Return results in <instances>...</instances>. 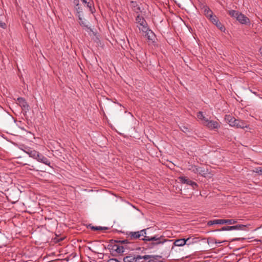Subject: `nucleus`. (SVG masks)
Returning a JSON list of instances; mask_svg holds the SVG:
<instances>
[{
  "instance_id": "f257e3e1",
  "label": "nucleus",
  "mask_w": 262,
  "mask_h": 262,
  "mask_svg": "<svg viewBox=\"0 0 262 262\" xmlns=\"http://www.w3.org/2000/svg\"><path fill=\"white\" fill-rule=\"evenodd\" d=\"M127 235L126 237L132 240L140 238L141 236H143L144 237L141 238L142 240L151 242V244L153 245H158L163 243L161 241L160 238L157 237L156 236L151 237L147 236L145 229L136 232H129L127 233Z\"/></svg>"
},
{
  "instance_id": "f03ea898",
  "label": "nucleus",
  "mask_w": 262,
  "mask_h": 262,
  "mask_svg": "<svg viewBox=\"0 0 262 262\" xmlns=\"http://www.w3.org/2000/svg\"><path fill=\"white\" fill-rule=\"evenodd\" d=\"M120 241L112 240L108 245L107 248L113 256H117L124 252L125 248L124 245L121 243Z\"/></svg>"
},
{
  "instance_id": "7ed1b4c3",
  "label": "nucleus",
  "mask_w": 262,
  "mask_h": 262,
  "mask_svg": "<svg viewBox=\"0 0 262 262\" xmlns=\"http://www.w3.org/2000/svg\"><path fill=\"white\" fill-rule=\"evenodd\" d=\"M136 22L138 24V27L142 32H146L148 30L147 23L143 17L138 14L136 18Z\"/></svg>"
},
{
  "instance_id": "20e7f679",
  "label": "nucleus",
  "mask_w": 262,
  "mask_h": 262,
  "mask_svg": "<svg viewBox=\"0 0 262 262\" xmlns=\"http://www.w3.org/2000/svg\"><path fill=\"white\" fill-rule=\"evenodd\" d=\"M189 238L187 239L181 238L177 240H173V241H168L167 244H168L169 249H172L173 247L175 246H182L185 244L189 245L190 243H187L189 241Z\"/></svg>"
},
{
  "instance_id": "39448f33",
  "label": "nucleus",
  "mask_w": 262,
  "mask_h": 262,
  "mask_svg": "<svg viewBox=\"0 0 262 262\" xmlns=\"http://www.w3.org/2000/svg\"><path fill=\"white\" fill-rule=\"evenodd\" d=\"M149 256H143L141 255H128L124 257V262H136L140 261V260L143 259H147L149 258Z\"/></svg>"
},
{
  "instance_id": "423d86ee",
  "label": "nucleus",
  "mask_w": 262,
  "mask_h": 262,
  "mask_svg": "<svg viewBox=\"0 0 262 262\" xmlns=\"http://www.w3.org/2000/svg\"><path fill=\"white\" fill-rule=\"evenodd\" d=\"M17 104L21 107L23 111L27 113L30 110V106L26 99L23 97H18L17 99Z\"/></svg>"
},
{
  "instance_id": "0eeeda50",
  "label": "nucleus",
  "mask_w": 262,
  "mask_h": 262,
  "mask_svg": "<svg viewBox=\"0 0 262 262\" xmlns=\"http://www.w3.org/2000/svg\"><path fill=\"white\" fill-rule=\"evenodd\" d=\"M120 242L123 244L125 250H134L136 249L135 243L132 242V239L128 238H127L126 239L122 240Z\"/></svg>"
},
{
  "instance_id": "6e6552de",
  "label": "nucleus",
  "mask_w": 262,
  "mask_h": 262,
  "mask_svg": "<svg viewBox=\"0 0 262 262\" xmlns=\"http://www.w3.org/2000/svg\"><path fill=\"white\" fill-rule=\"evenodd\" d=\"M246 227V225H237L235 226H225L222 227L221 229H219L216 230L217 231H229L232 230H244V228Z\"/></svg>"
},
{
  "instance_id": "1a4fd4ad",
  "label": "nucleus",
  "mask_w": 262,
  "mask_h": 262,
  "mask_svg": "<svg viewBox=\"0 0 262 262\" xmlns=\"http://www.w3.org/2000/svg\"><path fill=\"white\" fill-rule=\"evenodd\" d=\"M179 179L182 183L190 185L193 189H195V188L198 186V185L195 182L192 181L186 177H180Z\"/></svg>"
},
{
  "instance_id": "9d476101",
  "label": "nucleus",
  "mask_w": 262,
  "mask_h": 262,
  "mask_svg": "<svg viewBox=\"0 0 262 262\" xmlns=\"http://www.w3.org/2000/svg\"><path fill=\"white\" fill-rule=\"evenodd\" d=\"M24 151L27 153L29 157L35 159L37 160L40 154L39 152L31 149V148H26Z\"/></svg>"
},
{
  "instance_id": "9b49d317",
  "label": "nucleus",
  "mask_w": 262,
  "mask_h": 262,
  "mask_svg": "<svg viewBox=\"0 0 262 262\" xmlns=\"http://www.w3.org/2000/svg\"><path fill=\"white\" fill-rule=\"evenodd\" d=\"M130 7L132 10L136 13L140 14V13L142 12L141 8L140 6L138 4L136 1H131L130 2Z\"/></svg>"
},
{
  "instance_id": "f8f14e48",
  "label": "nucleus",
  "mask_w": 262,
  "mask_h": 262,
  "mask_svg": "<svg viewBox=\"0 0 262 262\" xmlns=\"http://www.w3.org/2000/svg\"><path fill=\"white\" fill-rule=\"evenodd\" d=\"M203 124L211 129L217 128L220 126L217 122L208 119L206 120L205 123H203Z\"/></svg>"
},
{
  "instance_id": "ddd939ff",
  "label": "nucleus",
  "mask_w": 262,
  "mask_h": 262,
  "mask_svg": "<svg viewBox=\"0 0 262 262\" xmlns=\"http://www.w3.org/2000/svg\"><path fill=\"white\" fill-rule=\"evenodd\" d=\"M73 4L75 14L82 13V9L80 5V0H73Z\"/></svg>"
},
{
  "instance_id": "4468645a",
  "label": "nucleus",
  "mask_w": 262,
  "mask_h": 262,
  "mask_svg": "<svg viewBox=\"0 0 262 262\" xmlns=\"http://www.w3.org/2000/svg\"><path fill=\"white\" fill-rule=\"evenodd\" d=\"M83 4L86 5V7L89 8V11L93 13L95 11L94 4L92 0H80Z\"/></svg>"
},
{
  "instance_id": "2eb2a0df",
  "label": "nucleus",
  "mask_w": 262,
  "mask_h": 262,
  "mask_svg": "<svg viewBox=\"0 0 262 262\" xmlns=\"http://www.w3.org/2000/svg\"><path fill=\"white\" fill-rule=\"evenodd\" d=\"M236 20L242 24H248L250 23L249 19L241 13H239Z\"/></svg>"
},
{
  "instance_id": "dca6fc26",
  "label": "nucleus",
  "mask_w": 262,
  "mask_h": 262,
  "mask_svg": "<svg viewBox=\"0 0 262 262\" xmlns=\"http://www.w3.org/2000/svg\"><path fill=\"white\" fill-rule=\"evenodd\" d=\"M37 161L39 162L42 163L48 166H51V162L50 160L47 158H46L41 154L39 155Z\"/></svg>"
},
{
  "instance_id": "f3484780",
  "label": "nucleus",
  "mask_w": 262,
  "mask_h": 262,
  "mask_svg": "<svg viewBox=\"0 0 262 262\" xmlns=\"http://www.w3.org/2000/svg\"><path fill=\"white\" fill-rule=\"evenodd\" d=\"M143 256H149V258L147 259H144L147 262H162V261L158 260V258L160 257L158 255H144Z\"/></svg>"
},
{
  "instance_id": "a211bd4d",
  "label": "nucleus",
  "mask_w": 262,
  "mask_h": 262,
  "mask_svg": "<svg viewBox=\"0 0 262 262\" xmlns=\"http://www.w3.org/2000/svg\"><path fill=\"white\" fill-rule=\"evenodd\" d=\"M226 119L231 126L236 127L237 119H236L234 117L231 116H228Z\"/></svg>"
},
{
  "instance_id": "6ab92c4d",
  "label": "nucleus",
  "mask_w": 262,
  "mask_h": 262,
  "mask_svg": "<svg viewBox=\"0 0 262 262\" xmlns=\"http://www.w3.org/2000/svg\"><path fill=\"white\" fill-rule=\"evenodd\" d=\"M145 33V36L149 40H152L153 38L155 37V34L154 32L149 29L148 28V30H147L146 32H143Z\"/></svg>"
},
{
  "instance_id": "aec40b11",
  "label": "nucleus",
  "mask_w": 262,
  "mask_h": 262,
  "mask_svg": "<svg viewBox=\"0 0 262 262\" xmlns=\"http://www.w3.org/2000/svg\"><path fill=\"white\" fill-rule=\"evenodd\" d=\"M4 16L3 15V10L0 9V27L5 29L7 27L6 24L4 21Z\"/></svg>"
},
{
  "instance_id": "412c9836",
  "label": "nucleus",
  "mask_w": 262,
  "mask_h": 262,
  "mask_svg": "<svg viewBox=\"0 0 262 262\" xmlns=\"http://www.w3.org/2000/svg\"><path fill=\"white\" fill-rule=\"evenodd\" d=\"M215 224H224V220L223 219H218V220H211L208 222L207 225L209 226H212Z\"/></svg>"
},
{
  "instance_id": "4be33fe9",
  "label": "nucleus",
  "mask_w": 262,
  "mask_h": 262,
  "mask_svg": "<svg viewBox=\"0 0 262 262\" xmlns=\"http://www.w3.org/2000/svg\"><path fill=\"white\" fill-rule=\"evenodd\" d=\"M82 14V13H79V14H76V15L78 18L79 23L80 25L82 27H85L86 28H89L88 26L86 24V23L85 22L84 20H83V19L81 17Z\"/></svg>"
},
{
  "instance_id": "5701e85b",
  "label": "nucleus",
  "mask_w": 262,
  "mask_h": 262,
  "mask_svg": "<svg viewBox=\"0 0 262 262\" xmlns=\"http://www.w3.org/2000/svg\"><path fill=\"white\" fill-rule=\"evenodd\" d=\"M236 127L237 128H244L248 127V125L245 121L237 119Z\"/></svg>"
},
{
  "instance_id": "b1692460",
  "label": "nucleus",
  "mask_w": 262,
  "mask_h": 262,
  "mask_svg": "<svg viewBox=\"0 0 262 262\" xmlns=\"http://www.w3.org/2000/svg\"><path fill=\"white\" fill-rule=\"evenodd\" d=\"M204 13L205 15L208 18L213 15L212 11L208 7L204 8Z\"/></svg>"
},
{
  "instance_id": "393cba45",
  "label": "nucleus",
  "mask_w": 262,
  "mask_h": 262,
  "mask_svg": "<svg viewBox=\"0 0 262 262\" xmlns=\"http://www.w3.org/2000/svg\"><path fill=\"white\" fill-rule=\"evenodd\" d=\"M228 13L231 17H234L236 19H237L239 12L237 11L232 10L229 11Z\"/></svg>"
},
{
  "instance_id": "a878e982",
  "label": "nucleus",
  "mask_w": 262,
  "mask_h": 262,
  "mask_svg": "<svg viewBox=\"0 0 262 262\" xmlns=\"http://www.w3.org/2000/svg\"><path fill=\"white\" fill-rule=\"evenodd\" d=\"M197 118L199 120H202V121H204V123H205L206 122V120H208L207 118H205V117L204 116L203 114V112H199L197 114Z\"/></svg>"
},
{
  "instance_id": "bb28decb",
  "label": "nucleus",
  "mask_w": 262,
  "mask_h": 262,
  "mask_svg": "<svg viewBox=\"0 0 262 262\" xmlns=\"http://www.w3.org/2000/svg\"><path fill=\"white\" fill-rule=\"evenodd\" d=\"M237 223V221L236 220H224V224H227L229 225L234 224Z\"/></svg>"
},
{
  "instance_id": "cd10ccee",
  "label": "nucleus",
  "mask_w": 262,
  "mask_h": 262,
  "mask_svg": "<svg viewBox=\"0 0 262 262\" xmlns=\"http://www.w3.org/2000/svg\"><path fill=\"white\" fill-rule=\"evenodd\" d=\"M207 173V171L206 169L202 167H200L199 169L198 174L205 177L206 174Z\"/></svg>"
},
{
  "instance_id": "c85d7f7f",
  "label": "nucleus",
  "mask_w": 262,
  "mask_h": 262,
  "mask_svg": "<svg viewBox=\"0 0 262 262\" xmlns=\"http://www.w3.org/2000/svg\"><path fill=\"white\" fill-rule=\"evenodd\" d=\"M221 31H225V28L224 26L222 25V24L219 21L217 23L215 24V25Z\"/></svg>"
},
{
  "instance_id": "c756f323",
  "label": "nucleus",
  "mask_w": 262,
  "mask_h": 262,
  "mask_svg": "<svg viewBox=\"0 0 262 262\" xmlns=\"http://www.w3.org/2000/svg\"><path fill=\"white\" fill-rule=\"evenodd\" d=\"M209 19L214 25L217 23V22L219 21V20L215 15H212V17L209 18Z\"/></svg>"
},
{
  "instance_id": "7c9ffc66",
  "label": "nucleus",
  "mask_w": 262,
  "mask_h": 262,
  "mask_svg": "<svg viewBox=\"0 0 262 262\" xmlns=\"http://www.w3.org/2000/svg\"><path fill=\"white\" fill-rule=\"evenodd\" d=\"M253 171H254V172L257 173L259 174L262 175V167H256V168H255V169Z\"/></svg>"
},
{
  "instance_id": "2f4dec72",
  "label": "nucleus",
  "mask_w": 262,
  "mask_h": 262,
  "mask_svg": "<svg viewBox=\"0 0 262 262\" xmlns=\"http://www.w3.org/2000/svg\"><path fill=\"white\" fill-rule=\"evenodd\" d=\"M199 168L196 166H192L191 170L194 173L198 174Z\"/></svg>"
},
{
  "instance_id": "473e14b6",
  "label": "nucleus",
  "mask_w": 262,
  "mask_h": 262,
  "mask_svg": "<svg viewBox=\"0 0 262 262\" xmlns=\"http://www.w3.org/2000/svg\"><path fill=\"white\" fill-rule=\"evenodd\" d=\"M168 241H173V240L165 239V248L167 249V251H170L171 249H169V245H168V244H167V242Z\"/></svg>"
},
{
  "instance_id": "72a5a7b5",
  "label": "nucleus",
  "mask_w": 262,
  "mask_h": 262,
  "mask_svg": "<svg viewBox=\"0 0 262 262\" xmlns=\"http://www.w3.org/2000/svg\"><path fill=\"white\" fill-rule=\"evenodd\" d=\"M87 227L91 229L93 231H97V226H93L92 224H89Z\"/></svg>"
},
{
  "instance_id": "f704fd0d",
  "label": "nucleus",
  "mask_w": 262,
  "mask_h": 262,
  "mask_svg": "<svg viewBox=\"0 0 262 262\" xmlns=\"http://www.w3.org/2000/svg\"><path fill=\"white\" fill-rule=\"evenodd\" d=\"M167 162L169 163V164H166L165 163V166L168 167L170 169L173 168V167H174V164L172 163L169 162L168 161H167Z\"/></svg>"
},
{
  "instance_id": "c9c22d12",
  "label": "nucleus",
  "mask_w": 262,
  "mask_h": 262,
  "mask_svg": "<svg viewBox=\"0 0 262 262\" xmlns=\"http://www.w3.org/2000/svg\"><path fill=\"white\" fill-rule=\"evenodd\" d=\"M181 129L184 133H186L187 132L189 131V128L185 126H182L181 127Z\"/></svg>"
},
{
  "instance_id": "e433bc0d",
  "label": "nucleus",
  "mask_w": 262,
  "mask_h": 262,
  "mask_svg": "<svg viewBox=\"0 0 262 262\" xmlns=\"http://www.w3.org/2000/svg\"><path fill=\"white\" fill-rule=\"evenodd\" d=\"M108 228L106 227H101L97 226V231L98 230H108Z\"/></svg>"
},
{
  "instance_id": "4c0bfd02",
  "label": "nucleus",
  "mask_w": 262,
  "mask_h": 262,
  "mask_svg": "<svg viewBox=\"0 0 262 262\" xmlns=\"http://www.w3.org/2000/svg\"><path fill=\"white\" fill-rule=\"evenodd\" d=\"M170 232L168 230L165 231V236L170 237Z\"/></svg>"
},
{
  "instance_id": "58836bf2",
  "label": "nucleus",
  "mask_w": 262,
  "mask_h": 262,
  "mask_svg": "<svg viewBox=\"0 0 262 262\" xmlns=\"http://www.w3.org/2000/svg\"><path fill=\"white\" fill-rule=\"evenodd\" d=\"M225 242H226V241H225ZM212 242H213V243H215V244H220V243H223V242H220V241H217V240H216V239H212ZM223 242H224V241H223Z\"/></svg>"
},
{
  "instance_id": "ea45409f",
  "label": "nucleus",
  "mask_w": 262,
  "mask_h": 262,
  "mask_svg": "<svg viewBox=\"0 0 262 262\" xmlns=\"http://www.w3.org/2000/svg\"><path fill=\"white\" fill-rule=\"evenodd\" d=\"M259 52L260 53L261 55H262V47L259 49Z\"/></svg>"
},
{
  "instance_id": "a19ab883",
  "label": "nucleus",
  "mask_w": 262,
  "mask_h": 262,
  "mask_svg": "<svg viewBox=\"0 0 262 262\" xmlns=\"http://www.w3.org/2000/svg\"><path fill=\"white\" fill-rule=\"evenodd\" d=\"M144 260H145L144 259H141L140 260V262H145V261H144ZM137 262H140V261H137Z\"/></svg>"
},
{
  "instance_id": "79ce46f5",
  "label": "nucleus",
  "mask_w": 262,
  "mask_h": 262,
  "mask_svg": "<svg viewBox=\"0 0 262 262\" xmlns=\"http://www.w3.org/2000/svg\"><path fill=\"white\" fill-rule=\"evenodd\" d=\"M258 241L260 243H262V239H259Z\"/></svg>"
}]
</instances>
